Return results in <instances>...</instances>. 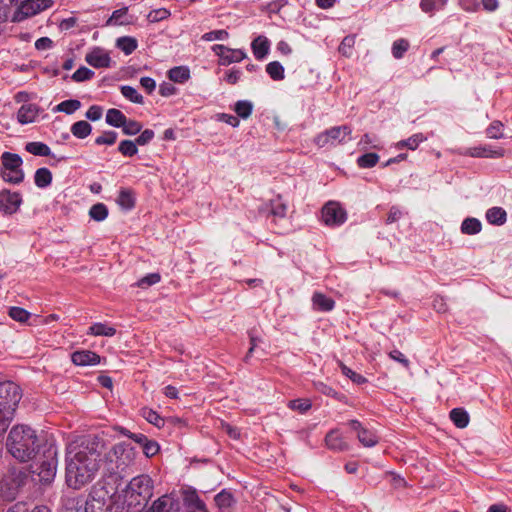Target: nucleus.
<instances>
[{"mask_svg": "<svg viewBox=\"0 0 512 512\" xmlns=\"http://www.w3.org/2000/svg\"><path fill=\"white\" fill-rule=\"evenodd\" d=\"M102 441L96 436L83 437L66 452V483L78 490L92 482L100 468Z\"/></svg>", "mask_w": 512, "mask_h": 512, "instance_id": "nucleus-1", "label": "nucleus"}, {"mask_svg": "<svg viewBox=\"0 0 512 512\" xmlns=\"http://www.w3.org/2000/svg\"><path fill=\"white\" fill-rule=\"evenodd\" d=\"M38 438L35 430L26 425L14 426L7 437L8 452L20 462H28L37 453Z\"/></svg>", "mask_w": 512, "mask_h": 512, "instance_id": "nucleus-2", "label": "nucleus"}, {"mask_svg": "<svg viewBox=\"0 0 512 512\" xmlns=\"http://www.w3.org/2000/svg\"><path fill=\"white\" fill-rule=\"evenodd\" d=\"M21 397V389L16 383L12 381L0 383V436L6 432L12 422Z\"/></svg>", "mask_w": 512, "mask_h": 512, "instance_id": "nucleus-3", "label": "nucleus"}, {"mask_svg": "<svg viewBox=\"0 0 512 512\" xmlns=\"http://www.w3.org/2000/svg\"><path fill=\"white\" fill-rule=\"evenodd\" d=\"M85 512H122L119 496L113 488L96 485L86 501Z\"/></svg>", "mask_w": 512, "mask_h": 512, "instance_id": "nucleus-4", "label": "nucleus"}, {"mask_svg": "<svg viewBox=\"0 0 512 512\" xmlns=\"http://www.w3.org/2000/svg\"><path fill=\"white\" fill-rule=\"evenodd\" d=\"M153 495V482L148 475L134 477L125 491V500L129 507L145 505Z\"/></svg>", "mask_w": 512, "mask_h": 512, "instance_id": "nucleus-5", "label": "nucleus"}, {"mask_svg": "<svg viewBox=\"0 0 512 512\" xmlns=\"http://www.w3.org/2000/svg\"><path fill=\"white\" fill-rule=\"evenodd\" d=\"M0 176L4 182L20 184L25 174L22 169L23 160L20 155L12 152H3L1 155Z\"/></svg>", "mask_w": 512, "mask_h": 512, "instance_id": "nucleus-6", "label": "nucleus"}, {"mask_svg": "<svg viewBox=\"0 0 512 512\" xmlns=\"http://www.w3.org/2000/svg\"><path fill=\"white\" fill-rule=\"evenodd\" d=\"M57 449L50 446L43 454V458L39 463L32 466V472L37 474L39 481L44 484L51 483L57 472Z\"/></svg>", "mask_w": 512, "mask_h": 512, "instance_id": "nucleus-7", "label": "nucleus"}, {"mask_svg": "<svg viewBox=\"0 0 512 512\" xmlns=\"http://www.w3.org/2000/svg\"><path fill=\"white\" fill-rule=\"evenodd\" d=\"M352 129L348 125L331 127L315 137V143L319 147L335 146L345 142L346 136H349Z\"/></svg>", "mask_w": 512, "mask_h": 512, "instance_id": "nucleus-8", "label": "nucleus"}, {"mask_svg": "<svg viewBox=\"0 0 512 512\" xmlns=\"http://www.w3.org/2000/svg\"><path fill=\"white\" fill-rule=\"evenodd\" d=\"M323 223L329 227L340 226L347 220V212L339 202L329 201L321 210Z\"/></svg>", "mask_w": 512, "mask_h": 512, "instance_id": "nucleus-9", "label": "nucleus"}, {"mask_svg": "<svg viewBox=\"0 0 512 512\" xmlns=\"http://www.w3.org/2000/svg\"><path fill=\"white\" fill-rule=\"evenodd\" d=\"M52 0H31L17 5V9L13 14L12 20L14 22H21L29 17H32L52 5Z\"/></svg>", "mask_w": 512, "mask_h": 512, "instance_id": "nucleus-10", "label": "nucleus"}, {"mask_svg": "<svg viewBox=\"0 0 512 512\" xmlns=\"http://www.w3.org/2000/svg\"><path fill=\"white\" fill-rule=\"evenodd\" d=\"M22 203V196L18 192L9 190L0 191V212L11 215L17 212Z\"/></svg>", "mask_w": 512, "mask_h": 512, "instance_id": "nucleus-11", "label": "nucleus"}, {"mask_svg": "<svg viewBox=\"0 0 512 512\" xmlns=\"http://www.w3.org/2000/svg\"><path fill=\"white\" fill-rule=\"evenodd\" d=\"M213 52L220 57V64L229 65L242 61L246 54L240 49H230L224 45L216 44L212 47Z\"/></svg>", "mask_w": 512, "mask_h": 512, "instance_id": "nucleus-12", "label": "nucleus"}, {"mask_svg": "<svg viewBox=\"0 0 512 512\" xmlns=\"http://www.w3.org/2000/svg\"><path fill=\"white\" fill-rule=\"evenodd\" d=\"M182 495L186 512H209L205 502L200 498L196 490L186 489Z\"/></svg>", "mask_w": 512, "mask_h": 512, "instance_id": "nucleus-13", "label": "nucleus"}, {"mask_svg": "<svg viewBox=\"0 0 512 512\" xmlns=\"http://www.w3.org/2000/svg\"><path fill=\"white\" fill-rule=\"evenodd\" d=\"M348 425L357 433V438L363 446L373 447L378 443V436L373 431L363 427L358 420H350Z\"/></svg>", "mask_w": 512, "mask_h": 512, "instance_id": "nucleus-14", "label": "nucleus"}, {"mask_svg": "<svg viewBox=\"0 0 512 512\" xmlns=\"http://www.w3.org/2000/svg\"><path fill=\"white\" fill-rule=\"evenodd\" d=\"M504 149L497 147L493 148L490 145H480L469 148L467 155L477 158H501L504 156Z\"/></svg>", "mask_w": 512, "mask_h": 512, "instance_id": "nucleus-15", "label": "nucleus"}, {"mask_svg": "<svg viewBox=\"0 0 512 512\" xmlns=\"http://www.w3.org/2000/svg\"><path fill=\"white\" fill-rule=\"evenodd\" d=\"M100 360V356L90 350H78L71 354V361L77 366L97 365Z\"/></svg>", "mask_w": 512, "mask_h": 512, "instance_id": "nucleus-16", "label": "nucleus"}, {"mask_svg": "<svg viewBox=\"0 0 512 512\" xmlns=\"http://www.w3.org/2000/svg\"><path fill=\"white\" fill-rule=\"evenodd\" d=\"M40 113V108L36 104H23L17 112V121L22 124H30L36 121Z\"/></svg>", "mask_w": 512, "mask_h": 512, "instance_id": "nucleus-17", "label": "nucleus"}, {"mask_svg": "<svg viewBox=\"0 0 512 512\" xmlns=\"http://www.w3.org/2000/svg\"><path fill=\"white\" fill-rule=\"evenodd\" d=\"M326 446L334 451L342 452L349 449L348 443L337 429L329 431L325 437Z\"/></svg>", "mask_w": 512, "mask_h": 512, "instance_id": "nucleus-18", "label": "nucleus"}, {"mask_svg": "<svg viewBox=\"0 0 512 512\" xmlns=\"http://www.w3.org/2000/svg\"><path fill=\"white\" fill-rule=\"evenodd\" d=\"M85 60L89 65L95 68L109 67L111 62L110 56L99 49L94 50L91 53H88L86 55Z\"/></svg>", "mask_w": 512, "mask_h": 512, "instance_id": "nucleus-19", "label": "nucleus"}, {"mask_svg": "<svg viewBox=\"0 0 512 512\" xmlns=\"http://www.w3.org/2000/svg\"><path fill=\"white\" fill-rule=\"evenodd\" d=\"M135 443L142 447L143 453L148 458L155 456L160 450V446L156 441L148 439V437L142 433L140 436H135Z\"/></svg>", "mask_w": 512, "mask_h": 512, "instance_id": "nucleus-20", "label": "nucleus"}, {"mask_svg": "<svg viewBox=\"0 0 512 512\" xmlns=\"http://www.w3.org/2000/svg\"><path fill=\"white\" fill-rule=\"evenodd\" d=\"M313 308L318 311L328 312L335 306V301L321 292H315L312 296Z\"/></svg>", "mask_w": 512, "mask_h": 512, "instance_id": "nucleus-21", "label": "nucleus"}, {"mask_svg": "<svg viewBox=\"0 0 512 512\" xmlns=\"http://www.w3.org/2000/svg\"><path fill=\"white\" fill-rule=\"evenodd\" d=\"M214 501L218 512H232L234 499L230 492L222 490L214 497Z\"/></svg>", "mask_w": 512, "mask_h": 512, "instance_id": "nucleus-22", "label": "nucleus"}, {"mask_svg": "<svg viewBox=\"0 0 512 512\" xmlns=\"http://www.w3.org/2000/svg\"><path fill=\"white\" fill-rule=\"evenodd\" d=\"M251 48L256 59L265 58L270 49L269 40L265 36H258L252 41Z\"/></svg>", "mask_w": 512, "mask_h": 512, "instance_id": "nucleus-23", "label": "nucleus"}, {"mask_svg": "<svg viewBox=\"0 0 512 512\" xmlns=\"http://www.w3.org/2000/svg\"><path fill=\"white\" fill-rule=\"evenodd\" d=\"M111 453L117 458L124 457L123 464L131 462L135 456L134 449L124 442L115 444L111 449Z\"/></svg>", "mask_w": 512, "mask_h": 512, "instance_id": "nucleus-24", "label": "nucleus"}, {"mask_svg": "<svg viewBox=\"0 0 512 512\" xmlns=\"http://www.w3.org/2000/svg\"><path fill=\"white\" fill-rule=\"evenodd\" d=\"M486 219L492 225L501 226L507 221V213L501 207H492L487 210Z\"/></svg>", "mask_w": 512, "mask_h": 512, "instance_id": "nucleus-25", "label": "nucleus"}, {"mask_svg": "<svg viewBox=\"0 0 512 512\" xmlns=\"http://www.w3.org/2000/svg\"><path fill=\"white\" fill-rule=\"evenodd\" d=\"M128 8L123 7L121 9L113 11L112 15L106 21L107 26H121V25H129L131 20L127 15Z\"/></svg>", "mask_w": 512, "mask_h": 512, "instance_id": "nucleus-26", "label": "nucleus"}, {"mask_svg": "<svg viewBox=\"0 0 512 512\" xmlns=\"http://www.w3.org/2000/svg\"><path fill=\"white\" fill-rule=\"evenodd\" d=\"M52 173L48 168L42 167L35 171L34 183L38 188L44 189L52 183Z\"/></svg>", "mask_w": 512, "mask_h": 512, "instance_id": "nucleus-27", "label": "nucleus"}, {"mask_svg": "<svg viewBox=\"0 0 512 512\" xmlns=\"http://www.w3.org/2000/svg\"><path fill=\"white\" fill-rule=\"evenodd\" d=\"M449 416L457 428L463 429L469 424V414L463 408L452 409Z\"/></svg>", "mask_w": 512, "mask_h": 512, "instance_id": "nucleus-28", "label": "nucleus"}, {"mask_svg": "<svg viewBox=\"0 0 512 512\" xmlns=\"http://www.w3.org/2000/svg\"><path fill=\"white\" fill-rule=\"evenodd\" d=\"M116 47L125 55L132 54L138 47L137 39L131 36H122L116 40Z\"/></svg>", "mask_w": 512, "mask_h": 512, "instance_id": "nucleus-29", "label": "nucleus"}, {"mask_svg": "<svg viewBox=\"0 0 512 512\" xmlns=\"http://www.w3.org/2000/svg\"><path fill=\"white\" fill-rule=\"evenodd\" d=\"M287 210V204L280 195L270 201V214L273 217L283 219L287 215Z\"/></svg>", "mask_w": 512, "mask_h": 512, "instance_id": "nucleus-30", "label": "nucleus"}, {"mask_svg": "<svg viewBox=\"0 0 512 512\" xmlns=\"http://www.w3.org/2000/svg\"><path fill=\"white\" fill-rule=\"evenodd\" d=\"M25 150L35 156H51L52 152L50 147L43 142H28L25 145Z\"/></svg>", "mask_w": 512, "mask_h": 512, "instance_id": "nucleus-31", "label": "nucleus"}, {"mask_svg": "<svg viewBox=\"0 0 512 512\" xmlns=\"http://www.w3.org/2000/svg\"><path fill=\"white\" fill-rule=\"evenodd\" d=\"M117 203L125 210H131L135 206V196L130 189H121L117 198Z\"/></svg>", "mask_w": 512, "mask_h": 512, "instance_id": "nucleus-32", "label": "nucleus"}, {"mask_svg": "<svg viewBox=\"0 0 512 512\" xmlns=\"http://www.w3.org/2000/svg\"><path fill=\"white\" fill-rule=\"evenodd\" d=\"M168 78L175 83H184L190 78V70L185 66L173 67L168 71Z\"/></svg>", "mask_w": 512, "mask_h": 512, "instance_id": "nucleus-33", "label": "nucleus"}, {"mask_svg": "<svg viewBox=\"0 0 512 512\" xmlns=\"http://www.w3.org/2000/svg\"><path fill=\"white\" fill-rule=\"evenodd\" d=\"M126 116L118 109L111 108L106 113V123L110 126L121 128L125 124Z\"/></svg>", "mask_w": 512, "mask_h": 512, "instance_id": "nucleus-34", "label": "nucleus"}, {"mask_svg": "<svg viewBox=\"0 0 512 512\" xmlns=\"http://www.w3.org/2000/svg\"><path fill=\"white\" fill-rule=\"evenodd\" d=\"M482 229L480 220L473 217H468L463 220L461 224V232L466 235L478 234Z\"/></svg>", "mask_w": 512, "mask_h": 512, "instance_id": "nucleus-35", "label": "nucleus"}, {"mask_svg": "<svg viewBox=\"0 0 512 512\" xmlns=\"http://www.w3.org/2000/svg\"><path fill=\"white\" fill-rule=\"evenodd\" d=\"M92 126L84 120L75 122L71 126V133L79 139H84L91 134Z\"/></svg>", "mask_w": 512, "mask_h": 512, "instance_id": "nucleus-36", "label": "nucleus"}, {"mask_svg": "<svg viewBox=\"0 0 512 512\" xmlns=\"http://www.w3.org/2000/svg\"><path fill=\"white\" fill-rule=\"evenodd\" d=\"M88 334L94 336H107L112 337L116 334V329L104 323H94L90 328Z\"/></svg>", "mask_w": 512, "mask_h": 512, "instance_id": "nucleus-37", "label": "nucleus"}, {"mask_svg": "<svg viewBox=\"0 0 512 512\" xmlns=\"http://www.w3.org/2000/svg\"><path fill=\"white\" fill-rule=\"evenodd\" d=\"M427 138L422 133H416L409 137L406 140H401L396 144L398 149L408 148L410 150H415L420 143L424 142Z\"/></svg>", "mask_w": 512, "mask_h": 512, "instance_id": "nucleus-38", "label": "nucleus"}, {"mask_svg": "<svg viewBox=\"0 0 512 512\" xmlns=\"http://www.w3.org/2000/svg\"><path fill=\"white\" fill-rule=\"evenodd\" d=\"M81 107V102L76 99H69L62 101L59 103L53 111L55 112H63L68 115L73 114L75 111H77Z\"/></svg>", "mask_w": 512, "mask_h": 512, "instance_id": "nucleus-39", "label": "nucleus"}, {"mask_svg": "<svg viewBox=\"0 0 512 512\" xmlns=\"http://www.w3.org/2000/svg\"><path fill=\"white\" fill-rule=\"evenodd\" d=\"M266 72L274 81H281L284 79V67L278 61H272L267 64Z\"/></svg>", "mask_w": 512, "mask_h": 512, "instance_id": "nucleus-40", "label": "nucleus"}, {"mask_svg": "<svg viewBox=\"0 0 512 512\" xmlns=\"http://www.w3.org/2000/svg\"><path fill=\"white\" fill-rule=\"evenodd\" d=\"M234 111L238 117L247 119L253 111V104L248 100H239L235 103Z\"/></svg>", "mask_w": 512, "mask_h": 512, "instance_id": "nucleus-41", "label": "nucleus"}, {"mask_svg": "<svg viewBox=\"0 0 512 512\" xmlns=\"http://www.w3.org/2000/svg\"><path fill=\"white\" fill-rule=\"evenodd\" d=\"M121 94L128 99L129 101L136 104H143L144 98L143 96L132 86L123 85L120 88Z\"/></svg>", "mask_w": 512, "mask_h": 512, "instance_id": "nucleus-42", "label": "nucleus"}, {"mask_svg": "<svg viewBox=\"0 0 512 512\" xmlns=\"http://www.w3.org/2000/svg\"><path fill=\"white\" fill-rule=\"evenodd\" d=\"M448 0H421L420 8L425 13H433L443 9Z\"/></svg>", "mask_w": 512, "mask_h": 512, "instance_id": "nucleus-43", "label": "nucleus"}, {"mask_svg": "<svg viewBox=\"0 0 512 512\" xmlns=\"http://www.w3.org/2000/svg\"><path fill=\"white\" fill-rule=\"evenodd\" d=\"M173 507V502L168 497H161L157 499L151 508L146 512H171Z\"/></svg>", "mask_w": 512, "mask_h": 512, "instance_id": "nucleus-44", "label": "nucleus"}, {"mask_svg": "<svg viewBox=\"0 0 512 512\" xmlns=\"http://www.w3.org/2000/svg\"><path fill=\"white\" fill-rule=\"evenodd\" d=\"M89 216L95 221H103L108 216V208L103 203L94 204L89 210Z\"/></svg>", "mask_w": 512, "mask_h": 512, "instance_id": "nucleus-45", "label": "nucleus"}, {"mask_svg": "<svg viewBox=\"0 0 512 512\" xmlns=\"http://www.w3.org/2000/svg\"><path fill=\"white\" fill-rule=\"evenodd\" d=\"M141 414L149 423L153 424L154 426L158 428L164 426V419L156 411L145 407L141 410Z\"/></svg>", "mask_w": 512, "mask_h": 512, "instance_id": "nucleus-46", "label": "nucleus"}, {"mask_svg": "<svg viewBox=\"0 0 512 512\" xmlns=\"http://www.w3.org/2000/svg\"><path fill=\"white\" fill-rule=\"evenodd\" d=\"M137 143L132 140H122L119 143L118 151L126 157H132L138 153Z\"/></svg>", "mask_w": 512, "mask_h": 512, "instance_id": "nucleus-47", "label": "nucleus"}, {"mask_svg": "<svg viewBox=\"0 0 512 512\" xmlns=\"http://www.w3.org/2000/svg\"><path fill=\"white\" fill-rule=\"evenodd\" d=\"M410 44L406 39H398L392 44V55L395 59H401L409 49Z\"/></svg>", "mask_w": 512, "mask_h": 512, "instance_id": "nucleus-48", "label": "nucleus"}, {"mask_svg": "<svg viewBox=\"0 0 512 512\" xmlns=\"http://www.w3.org/2000/svg\"><path fill=\"white\" fill-rule=\"evenodd\" d=\"M379 161V155L376 153H366L361 155L357 159V164L361 168H372L374 167Z\"/></svg>", "mask_w": 512, "mask_h": 512, "instance_id": "nucleus-49", "label": "nucleus"}, {"mask_svg": "<svg viewBox=\"0 0 512 512\" xmlns=\"http://www.w3.org/2000/svg\"><path fill=\"white\" fill-rule=\"evenodd\" d=\"M503 123L501 121H493L486 129V135L491 139L503 138Z\"/></svg>", "mask_w": 512, "mask_h": 512, "instance_id": "nucleus-50", "label": "nucleus"}, {"mask_svg": "<svg viewBox=\"0 0 512 512\" xmlns=\"http://www.w3.org/2000/svg\"><path fill=\"white\" fill-rule=\"evenodd\" d=\"M122 132L125 135H136L142 130V124L138 121L127 119L125 120V124L121 126Z\"/></svg>", "mask_w": 512, "mask_h": 512, "instance_id": "nucleus-51", "label": "nucleus"}, {"mask_svg": "<svg viewBox=\"0 0 512 512\" xmlns=\"http://www.w3.org/2000/svg\"><path fill=\"white\" fill-rule=\"evenodd\" d=\"M161 276L159 273H150L138 280L136 285L140 288L146 289L154 284L160 282Z\"/></svg>", "mask_w": 512, "mask_h": 512, "instance_id": "nucleus-52", "label": "nucleus"}, {"mask_svg": "<svg viewBox=\"0 0 512 512\" xmlns=\"http://www.w3.org/2000/svg\"><path fill=\"white\" fill-rule=\"evenodd\" d=\"M7 512H51L50 509L47 506L40 505L35 506L33 509L28 510L23 503H16L13 506H11Z\"/></svg>", "mask_w": 512, "mask_h": 512, "instance_id": "nucleus-53", "label": "nucleus"}, {"mask_svg": "<svg viewBox=\"0 0 512 512\" xmlns=\"http://www.w3.org/2000/svg\"><path fill=\"white\" fill-rule=\"evenodd\" d=\"M9 316L18 322H26L30 317V313L21 307H11L9 310Z\"/></svg>", "mask_w": 512, "mask_h": 512, "instance_id": "nucleus-54", "label": "nucleus"}, {"mask_svg": "<svg viewBox=\"0 0 512 512\" xmlns=\"http://www.w3.org/2000/svg\"><path fill=\"white\" fill-rule=\"evenodd\" d=\"M229 37V33L224 30V29H220V30H214V31H210V32H207L205 34L202 35L201 39L203 41H214V40H226L228 39Z\"/></svg>", "mask_w": 512, "mask_h": 512, "instance_id": "nucleus-55", "label": "nucleus"}, {"mask_svg": "<svg viewBox=\"0 0 512 512\" xmlns=\"http://www.w3.org/2000/svg\"><path fill=\"white\" fill-rule=\"evenodd\" d=\"M93 76H94V72L91 69H89L85 66H82V67L78 68L73 73L72 79L75 82H83V81L91 79Z\"/></svg>", "mask_w": 512, "mask_h": 512, "instance_id": "nucleus-56", "label": "nucleus"}, {"mask_svg": "<svg viewBox=\"0 0 512 512\" xmlns=\"http://www.w3.org/2000/svg\"><path fill=\"white\" fill-rule=\"evenodd\" d=\"M341 370H342V373L347 376L349 379L352 380V382L360 385V384H364L367 382V379L356 373L355 371H353L352 369L348 368L347 366H345L344 364H341Z\"/></svg>", "mask_w": 512, "mask_h": 512, "instance_id": "nucleus-57", "label": "nucleus"}, {"mask_svg": "<svg viewBox=\"0 0 512 512\" xmlns=\"http://www.w3.org/2000/svg\"><path fill=\"white\" fill-rule=\"evenodd\" d=\"M117 140L115 131H106L95 139L97 145H113Z\"/></svg>", "mask_w": 512, "mask_h": 512, "instance_id": "nucleus-58", "label": "nucleus"}, {"mask_svg": "<svg viewBox=\"0 0 512 512\" xmlns=\"http://www.w3.org/2000/svg\"><path fill=\"white\" fill-rule=\"evenodd\" d=\"M288 407L292 410H296L301 413H304L311 408V403L309 400L295 399V400L289 401Z\"/></svg>", "mask_w": 512, "mask_h": 512, "instance_id": "nucleus-59", "label": "nucleus"}, {"mask_svg": "<svg viewBox=\"0 0 512 512\" xmlns=\"http://www.w3.org/2000/svg\"><path fill=\"white\" fill-rule=\"evenodd\" d=\"M359 145L363 146L364 149H366L367 147H371V148H375V149L380 148L378 138L375 135H371L368 133H366L362 136V138L359 141Z\"/></svg>", "mask_w": 512, "mask_h": 512, "instance_id": "nucleus-60", "label": "nucleus"}, {"mask_svg": "<svg viewBox=\"0 0 512 512\" xmlns=\"http://www.w3.org/2000/svg\"><path fill=\"white\" fill-rule=\"evenodd\" d=\"M248 335H249V340H250V348L244 358V361L245 362H248L249 359L251 358L252 356V353L253 351L255 350V348L258 346V344L260 342H262V339L256 335L255 331L254 330H250L248 332Z\"/></svg>", "mask_w": 512, "mask_h": 512, "instance_id": "nucleus-61", "label": "nucleus"}, {"mask_svg": "<svg viewBox=\"0 0 512 512\" xmlns=\"http://www.w3.org/2000/svg\"><path fill=\"white\" fill-rule=\"evenodd\" d=\"M103 108L98 105H92L86 112V118L91 121H97L102 117Z\"/></svg>", "mask_w": 512, "mask_h": 512, "instance_id": "nucleus-62", "label": "nucleus"}, {"mask_svg": "<svg viewBox=\"0 0 512 512\" xmlns=\"http://www.w3.org/2000/svg\"><path fill=\"white\" fill-rule=\"evenodd\" d=\"M154 138V131L151 129H145L141 132V134L135 139L137 145L143 146L148 144Z\"/></svg>", "mask_w": 512, "mask_h": 512, "instance_id": "nucleus-63", "label": "nucleus"}, {"mask_svg": "<svg viewBox=\"0 0 512 512\" xmlns=\"http://www.w3.org/2000/svg\"><path fill=\"white\" fill-rule=\"evenodd\" d=\"M354 43H355V40H354L353 36H346L342 40V42H341V45L339 47V51L343 55L349 56L350 55V50L353 47Z\"/></svg>", "mask_w": 512, "mask_h": 512, "instance_id": "nucleus-64", "label": "nucleus"}]
</instances>
